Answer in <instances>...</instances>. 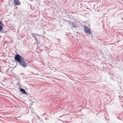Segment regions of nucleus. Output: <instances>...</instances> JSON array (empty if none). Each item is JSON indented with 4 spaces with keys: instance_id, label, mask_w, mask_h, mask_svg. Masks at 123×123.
I'll return each instance as SVG.
<instances>
[{
    "instance_id": "5",
    "label": "nucleus",
    "mask_w": 123,
    "mask_h": 123,
    "mask_svg": "<svg viewBox=\"0 0 123 123\" xmlns=\"http://www.w3.org/2000/svg\"><path fill=\"white\" fill-rule=\"evenodd\" d=\"M15 4L16 5H20V2L18 0H13Z\"/></svg>"
},
{
    "instance_id": "9",
    "label": "nucleus",
    "mask_w": 123,
    "mask_h": 123,
    "mask_svg": "<svg viewBox=\"0 0 123 123\" xmlns=\"http://www.w3.org/2000/svg\"><path fill=\"white\" fill-rule=\"evenodd\" d=\"M34 39H35V40H36V42H37V38L36 37L35 38H34Z\"/></svg>"
},
{
    "instance_id": "2",
    "label": "nucleus",
    "mask_w": 123,
    "mask_h": 123,
    "mask_svg": "<svg viewBox=\"0 0 123 123\" xmlns=\"http://www.w3.org/2000/svg\"><path fill=\"white\" fill-rule=\"evenodd\" d=\"M23 58L21 57L19 55L17 54L15 56L14 59L16 61L19 63Z\"/></svg>"
},
{
    "instance_id": "4",
    "label": "nucleus",
    "mask_w": 123,
    "mask_h": 123,
    "mask_svg": "<svg viewBox=\"0 0 123 123\" xmlns=\"http://www.w3.org/2000/svg\"><path fill=\"white\" fill-rule=\"evenodd\" d=\"M68 23L69 24L71 25H72V27L74 28H75L76 27V26L75 25V24L72 22L69 21L68 22Z\"/></svg>"
},
{
    "instance_id": "3",
    "label": "nucleus",
    "mask_w": 123,
    "mask_h": 123,
    "mask_svg": "<svg viewBox=\"0 0 123 123\" xmlns=\"http://www.w3.org/2000/svg\"><path fill=\"white\" fill-rule=\"evenodd\" d=\"M84 31L85 33L88 34H90L92 33L89 29L86 26H84Z\"/></svg>"
},
{
    "instance_id": "1",
    "label": "nucleus",
    "mask_w": 123,
    "mask_h": 123,
    "mask_svg": "<svg viewBox=\"0 0 123 123\" xmlns=\"http://www.w3.org/2000/svg\"><path fill=\"white\" fill-rule=\"evenodd\" d=\"M19 63L21 66L24 68L27 66L28 65V63L25 62V59L24 58L22 59Z\"/></svg>"
},
{
    "instance_id": "6",
    "label": "nucleus",
    "mask_w": 123,
    "mask_h": 123,
    "mask_svg": "<svg viewBox=\"0 0 123 123\" xmlns=\"http://www.w3.org/2000/svg\"><path fill=\"white\" fill-rule=\"evenodd\" d=\"M20 91L21 92H22L23 93L25 94H26L27 93L26 92L25 89L23 88H21L20 89Z\"/></svg>"
},
{
    "instance_id": "8",
    "label": "nucleus",
    "mask_w": 123,
    "mask_h": 123,
    "mask_svg": "<svg viewBox=\"0 0 123 123\" xmlns=\"http://www.w3.org/2000/svg\"><path fill=\"white\" fill-rule=\"evenodd\" d=\"M31 35H32V37H34V38L36 37V36L35 35H37L36 34H31Z\"/></svg>"
},
{
    "instance_id": "7",
    "label": "nucleus",
    "mask_w": 123,
    "mask_h": 123,
    "mask_svg": "<svg viewBox=\"0 0 123 123\" xmlns=\"http://www.w3.org/2000/svg\"><path fill=\"white\" fill-rule=\"evenodd\" d=\"M3 29L2 23L1 22H0V31L2 30Z\"/></svg>"
}]
</instances>
